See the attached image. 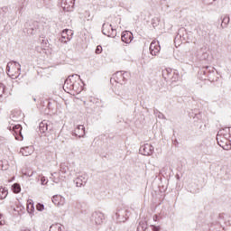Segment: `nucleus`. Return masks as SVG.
I'll return each mask as SVG.
<instances>
[{
	"instance_id": "f257e3e1",
	"label": "nucleus",
	"mask_w": 231,
	"mask_h": 231,
	"mask_svg": "<svg viewBox=\"0 0 231 231\" xmlns=\"http://www.w3.org/2000/svg\"><path fill=\"white\" fill-rule=\"evenodd\" d=\"M226 136H230V128L226 127L222 130H219L217 134V142L219 147H222V149H226V144L228 143Z\"/></svg>"
},
{
	"instance_id": "f03ea898",
	"label": "nucleus",
	"mask_w": 231,
	"mask_h": 231,
	"mask_svg": "<svg viewBox=\"0 0 231 231\" xmlns=\"http://www.w3.org/2000/svg\"><path fill=\"white\" fill-rule=\"evenodd\" d=\"M7 75L11 79H17L21 75V64L11 61L7 64Z\"/></svg>"
},
{
	"instance_id": "7ed1b4c3",
	"label": "nucleus",
	"mask_w": 231,
	"mask_h": 231,
	"mask_svg": "<svg viewBox=\"0 0 231 231\" xmlns=\"http://www.w3.org/2000/svg\"><path fill=\"white\" fill-rule=\"evenodd\" d=\"M102 32L106 37H116V30L113 29V25L109 23H104Z\"/></svg>"
},
{
	"instance_id": "20e7f679",
	"label": "nucleus",
	"mask_w": 231,
	"mask_h": 231,
	"mask_svg": "<svg viewBox=\"0 0 231 231\" xmlns=\"http://www.w3.org/2000/svg\"><path fill=\"white\" fill-rule=\"evenodd\" d=\"M10 131H13V134L15 137V140H18L19 142H21L23 140V126H21V125H15L13 126L9 127Z\"/></svg>"
},
{
	"instance_id": "39448f33",
	"label": "nucleus",
	"mask_w": 231,
	"mask_h": 231,
	"mask_svg": "<svg viewBox=\"0 0 231 231\" xmlns=\"http://www.w3.org/2000/svg\"><path fill=\"white\" fill-rule=\"evenodd\" d=\"M64 88H67V89H71L72 91H75L76 93H80L82 91V87H79L78 83H73L71 79H66L64 83Z\"/></svg>"
},
{
	"instance_id": "423d86ee",
	"label": "nucleus",
	"mask_w": 231,
	"mask_h": 231,
	"mask_svg": "<svg viewBox=\"0 0 231 231\" xmlns=\"http://www.w3.org/2000/svg\"><path fill=\"white\" fill-rule=\"evenodd\" d=\"M160 42H158L157 41H152L150 44V52L151 55L156 56L160 53Z\"/></svg>"
},
{
	"instance_id": "0eeeda50",
	"label": "nucleus",
	"mask_w": 231,
	"mask_h": 231,
	"mask_svg": "<svg viewBox=\"0 0 231 231\" xmlns=\"http://www.w3.org/2000/svg\"><path fill=\"white\" fill-rule=\"evenodd\" d=\"M133 32H129V31H125L122 32L121 35V41L123 42H125V44H130V42H133Z\"/></svg>"
},
{
	"instance_id": "6e6552de",
	"label": "nucleus",
	"mask_w": 231,
	"mask_h": 231,
	"mask_svg": "<svg viewBox=\"0 0 231 231\" xmlns=\"http://www.w3.org/2000/svg\"><path fill=\"white\" fill-rule=\"evenodd\" d=\"M71 37H73V31L65 29L61 32V42H68V41H71Z\"/></svg>"
},
{
	"instance_id": "1a4fd4ad",
	"label": "nucleus",
	"mask_w": 231,
	"mask_h": 231,
	"mask_svg": "<svg viewBox=\"0 0 231 231\" xmlns=\"http://www.w3.org/2000/svg\"><path fill=\"white\" fill-rule=\"evenodd\" d=\"M52 203H54V205H56L57 207H62V205L66 203V199H64L60 195H55L52 197Z\"/></svg>"
},
{
	"instance_id": "9d476101",
	"label": "nucleus",
	"mask_w": 231,
	"mask_h": 231,
	"mask_svg": "<svg viewBox=\"0 0 231 231\" xmlns=\"http://www.w3.org/2000/svg\"><path fill=\"white\" fill-rule=\"evenodd\" d=\"M13 208L14 212H17L20 216L24 212V206L19 201V199H16L14 203Z\"/></svg>"
},
{
	"instance_id": "9b49d317",
	"label": "nucleus",
	"mask_w": 231,
	"mask_h": 231,
	"mask_svg": "<svg viewBox=\"0 0 231 231\" xmlns=\"http://www.w3.org/2000/svg\"><path fill=\"white\" fill-rule=\"evenodd\" d=\"M74 134L76 136H84L86 134V128H84V125H78L74 130Z\"/></svg>"
},
{
	"instance_id": "f8f14e48",
	"label": "nucleus",
	"mask_w": 231,
	"mask_h": 231,
	"mask_svg": "<svg viewBox=\"0 0 231 231\" xmlns=\"http://www.w3.org/2000/svg\"><path fill=\"white\" fill-rule=\"evenodd\" d=\"M20 152L23 156H30L33 152V147L26 146L20 150Z\"/></svg>"
},
{
	"instance_id": "ddd939ff",
	"label": "nucleus",
	"mask_w": 231,
	"mask_h": 231,
	"mask_svg": "<svg viewBox=\"0 0 231 231\" xmlns=\"http://www.w3.org/2000/svg\"><path fill=\"white\" fill-rule=\"evenodd\" d=\"M114 79L116 80V82H117L118 84H122V82L125 81V77L124 76V73L122 72H116L114 75Z\"/></svg>"
},
{
	"instance_id": "4468645a",
	"label": "nucleus",
	"mask_w": 231,
	"mask_h": 231,
	"mask_svg": "<svg viewBox=\"0 0 231 231\" xmlns=\"http://www.w3.org/2000/svg\"><path fill=\"white\" fill-rule=\"evenodd\" d=\"M50 231H66V227L60 224H54L51 226Z\"/></svg>"
},
{
	"instance_id": "2eb2a0df",
	"label": "nucleus",
	"mask_w": 231,
	"mask_h": 231,
	"mask_svg": "<svg viewBox=\"0 0 231 231\" xmlns=\"http://www.w3.org/2000/svg\"><path fill=\"white\" fill-rule=\"evenodd\" d=\"M221 21H222L221 27L226 28V26H228V23H230V16L226 14L221 17Z\"/></svg>"
},
{
	"instance_id": "dca6fc26",
	"label": "nucleus",
	"mask_w": 231,
	"mask_h": 231,
	"mask_svg": "<svg viewBox=\"0 0 231 231\" xmlns=\"http://www.w3.org/2000/svg\"><path fill=\"white\" fill-rule=\"evenodd\" d=\"M212 73H214V68L213 67H208L206 66L204 67V70H203V75H212Z\"/></svg>"
},
{
	"instance_id": "f3484780",
	"label": "nucleus",
	"mask_w": 231,
	"mask_h": 231,
	"mask_svg": "<svg viewBox=\"0 0 231 231\" xmlns=\"http://www.w3.org/2000/svg\"><path fill=\"white\" fill-rule=\"evenodd\" d=\"M40 131L41 133H46L48 131V123L46 121L40 123Z\"/></svg>"
},
{
	"instance_id": "a211bd4d",
	"label": "nucleus",
	"mask_w": 231,
	"mask_h": 231,
	"mask_svg": "<svg viewBox=\"0 0 231 231\" xmlns=\"http://www.w3.org/2000/svg\"><path fill=\"white\" fill-rule=\"evenodd\" d=\"M12 190L14 194H19V192H21V185H19L18 183H14L12 186Z\"/></svg>"
},
{
	"instance_id": "6ab92c4d",
	"label": "nucleus",
	"mask_w": 231,
	"mask_h": 231,
	"mask_svg": "<svg viewBox=\"0 0 231 231\" xmlns=\"http://www.w3.org/2000/svg\"><path fill=\"white\" fill-rule=\"evenodd\" d=\"M8 196V190L5 188H0V199H5Z\"/></svg>"
},
{
	"instance_id": "aec40b11",
	"label": "nucleus",
	"mask_w": 231,
	"mask_h": 231,
	"mask_svg": "<svg viewBox=\"0 0 231 231\" xmlns=\"http://www.w3.org/2000/svg\"><path fill=\"white\" fill-rule=\"evenodd\" d=\"M34 210H35V208L33 207L32 202H28L27 203V212H28V214H33Z\"/></svg>"
},
{
	"instance_id": "412c9836",
	"label": "nucleus",
	"mask_w": 231,
	"mask_h": 231,
	"mask_svg": "<svg viewBox=\"0 0 231 231\" xmlns=\"http://www.w3.org/2000/svg\"><path fill=\"white\" fill-rule=\"evenodd\" d=\"M84 19L88 21H93V16L91 15V13L89 11H86L84 13Z\"/></svg>"
},
{
	"instance_id": "4be33fe9",
	"label": "nucleus",
	"mask_w": 231,
	"mask_h": 231,
	"mask_svg": "<svg viewBox=\"0 0 231 231\" xmlns=\"http://www.w3.org/2000/svg\"><path fill=\"white\" fill-rule=\"evenodd\" d=\"M151 148V145L149 144H145L144 147H143V151H144V155L145 156H149L151 154H152V152L150 150L149 152H147V149H150Z\"/></svg>"
},
{
	"instance_id": "5701e85b",
	"label": "nucleus",
	"mask_w": 231,
	"mask_h": 231,
	"mask_svg": "<svg viewBox=\"0 0 231 231\" xmlns=\"http://www.w3.org/2000/svg\"><path fill=\"white\" fill-rule=\"evenodd\" d=\"M204 152H205L208 156H210V154H212V147L207 146V148H206V150L204 151Z\"/></svg>"
},
{
	"instance_id": "b1692460",
	"label": "nucleus",
	"mask_w": 231,
	"mask_h": 231,
	"mask_svg": "<svg viewBox=\"0 0 231 231\" xmlns=\"http://www.w3.org/2000/svg\"><path fill=\"white\" fill-rule=\"evenodd\" d=\"M36 209L39 210L40 212H42V210L44 209V205L39 203L36 205Z\"/></svg>"
},
{
	"instance_id": "393cba45",
	"label": "nucleus",
	"mask_w": 231,
	"mask_h": 231,
	"mask_svg": "<svg viewBox=\"0 0 231 231\" xmlns=\"http://www.w3.org/2000/svg\"><path fill=\"white\" fill-rule=\"evenodd\" d=\"M97 55H100L102 53V45H98L96 49Z\"/></svg>"
},
{
	"instance_id": "a878e982",
	"label": "nucleus",
	"mask_w": 231,
	"mask_h": 231,
	"mask_svg": "<svg viewBox=\"0 0 231 231\" xmlns=\"http://www.w3.org/2000/svg\"><path fill=\"white\" fill-rule=\"evenodd\" d=\"M4 93H5V85L0 83V97H3Z\"/></svg>"
},
{
	"instance_id": "bb28decb",
	"label": "nucleus",
	"mask_w": 231,
	"mask_h": 231,
	"mask_svg": "<svg viewBox=\"0 0 231 231\" xmlns=\"http://www.w3.org/2000/svg\"><path fill=\"white\" fill-rule=\"evenodd\" d=\"M97 225H100L102 223V215H99L97 218H96Z\"/></svg>"
},
{
	"instance_id": "cd10ccee",
	"label": "nucleus",
	"mask_w": 231,
	"mask_h": 231,
	"mask_svg": "<svg viewBox=\"0 0 231 231\" xmlns=\"http://www.w3.org/2000/svg\"><path fill=\"white\" fill-rule=\"evenodd\" d=\"M76 185H77L78 187H81L82 182H80V178H77V179H76Z\"/></svg>"
},
{
	"instance_id": "c85d7f7f",
	"label": "nucleus",
	"mask_w": 231,
	"mask_h": 231,
	"mask_svg": "<svg viewBox=\"0 0 231 231\" xmlns=\"http://www.w3.org/2000/svg\"><path fill=\"white\" fill-rule=\"evenodd\" d=\"M214 1H216V0H204V3L206 5H212V3H214Z\"/></svg>"
},
{
	"instance_id": "c756f323",
	"label": "nucleus",
	"mask_w": 231,
	"mask_h": 231,
	"mask_svg": "<svg viewBox=\"0 0 231 231\" xmlns=\"http://www.w3.org/2000/svg\"><path fill=\"white\" fill-rule=\"evenodd\" d=\"M69 8H71V5H69L68 6H63L64 10H69Z\"/></svg>"
},
{
	"instance_id": "7c9ffc66",
	"label": "nucleus",
	"mask_w": 231,
	"mask_h": 231,
	"mask_svg": "<svg viewBox=\"0 0 231 231\" xmlns=\"http://www.w3.org/2000/svg\"><path fill=\"white\" fill-rule=\"evenodd\" d=\"M5 224H6V222L5 220L0 221V226L5 225Z\"/></svg>"
},
{
	"instance_id": "2f4dec72",
	"label": "nucleus",
	"mask_w": 231,
	"mask_h": 231,
	"mask_svg": "<svg viewBox=\"0 0 231 231\" xmlns=\"http://www.w3.org/2000/svg\"><path fill=\"white\" fill-rule=\"evenodd\" d=\"M0 219H3V214H0Z\"/></svg>"
},
{
	"instance_id": "473e14b6",
	"label": "nucleus",
	"mask_w": 231,
	"mask_h": 231,
	"mask_svg": "<svg viewBox=\"0 0 231 231\" xmlns=\"http://www.w3.org/2000/svg\"><path fill=\"white\" fill-rule=\"evenodd\" d=\"M204 82H207V79H204Z\"/></svg>"
},
{
	"instance_id": "72a5a7b5",
	"label": "nucleus",
	"mask_w": 231,
	"mask_h": 231,
	"mask_svg": "<svg viewBox=\"0 0 231 231\" xmlns=\"http://www.w3.org/2000/svg\"><path fill=\"white\" fill-rule=\"evenodd\" d=\"M154 231H158V229H156V228H155V230H154Z\"/></svg>"
}]
</instances>
